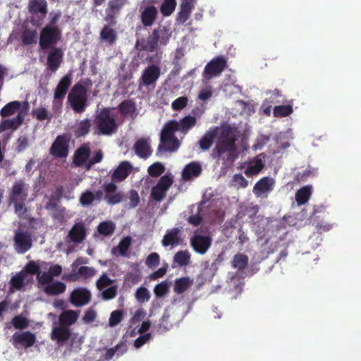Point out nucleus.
Masks as SVG:
<instances>
[{
  "instance_id": "34",
  "label": "nucleus",
  "mask_w": 361,
  "mask_h": 361,
  "mask_svg": "<svg viewBox=\"0 0 361 361\" xmlns=\"http://www.w3.org/2000/svg\"><path fill=\"white\" fill-rule=\"evenodd\" d=\"M25 119V114L22 111L19 112L17 116L12 119L4 120L1 122L0 126L2 130H9L17 129L22 123H23Z\"/></svg>"
},
{
  "instance_id": "26",
  "label": "nucleus",
  "mask_w": 361,
  "mask_h": 361,
  "mask_svg": "<svg viewBox=\"0 0 361 361\" xmlns=\"http://www.w3.org/2000/svg\"><path fill=\"white\" fill-rule=\"evenodd\" d=\"M274 180L269 177H263L259 179L253 188V192L257 197H261L264 193L273 190Z\"/></svg>"
},
{
  "instance_id": "12",
  "label": "nucleus",
  "mask_w": 361,
  "mask_h": 361,
  "mask_svg": "<svg viewBox=\"0 0 361 361\" xmlns=\"http://www.w3.org/2000/svg\"><path fill=\"white\" fill-rule=\"evenodd\" d=\"M190 245L197 253L204 255L211 247L212 238L209 235H202L195 233L190 238Z\"/></svg>"
},
{
  "instance_id": "29",
  "label": "nucleus",
  "mask_w": 361,
  "mask_h": 361,
  "mask_svg": "<svg viewBox=\"0 0 361 361\" xmlns=\"http://www.w3.org/2000/svg\"><path fill=\"white\" fill-rule=\"evenodd\" d=\"M91 151L87 145H83L78 147L73 157V162L76 166H82L88 160Z\"/></svg>"
},
{
  "instance_id": "23",
  "label": "nucleus",
  "mask_w": 361,
  "mask_h": 361,
  "mask_svg": "<svg viewBox=\"0 0 361 361\" xmlns=\"http://www.w3.org/2000/svg\"><path fill=\"white\" fill-rule=\"evenodd\" d=\"M87 228L84 223L75 224L68 232V238L74 243H81L86 238Z\"/></svg>"
},
{
  "instance_id": "20",
  "label": "nucleus",
  "mask_w": 361,
  "mask_h": 361,
  "mask_svg": "<svg viewBox=\"0 0 361 361\" xmlns=\"http://www.w3.org/2000/svg\"><path fill=\"white\" fill-rule=\"evenodd\" d=\"M265 157L264 153L257 155L248 163L247 167L245 171V174L248 177L258 174L264 166Z\"/></svg>"
},
{
  "instance_id": "8",
  "label": "nucleus",
  "mask_w": 361,
  "mask_h": 361,
  "mask_svg": "<svg viewBox=\"0 0 361 361\" xmlns=\"http://www.w3.org/2000/svg\"><path fill=\"white\" fill-rule=\"evenodd\" d=\"M69 152V138L66 135H58L49 148V154L54 158L66 159Z\"/></svg>"
},
{
  "instance_id": "64",
  "label": "nucleus",
  "mask_w": 361,
  "mask_h": 361,
  "mask_svg": "<svg viewBox=\"0 0 361 361\" xmlns=\"http://www.w3.org/2000/svg\"><path fill=\"white\" fill-rule=\"evenodd\" d=\"M38 282L42 285L48 286V284L51 283L53 281V278L51 276L49 271L47 272H43L40 271L38 274L37 276Z\"/></svg>"
},
{
  "instance_id": "38",
  "label": "nucleus",
  "mask_w": 361,
  "mask_h": 361,
  "mask_svg": "<svg viewBox=\"0 0 361 361\" xmlns=\"http://www.w3.org/2000/svg\"><path fill=\"white\" fill-rule=\"evenodd\" d=\"M312 195V186L306 185L299 189L295 193V200L298 205L305 204Z\"/></svg>"
},
{
  "instance_id": "13",
  "label": "nucleus",
  "mask_w": 361,
  "mask_h": 361,
  "mask_svg": "<svg viewBox=\"0 0 361 361\" xmlns=\"http://www.w3.org/2000/svg\"><path fill=\"white\" fill-rule=\"evenodd\" d=\"M28 194L26 185L23 180H18L13 183L8 196V202L26 200Z\"/></svg>"
},
{
  "instance_id": "48",
  "label": "nucleus",
  "mask_w": 361,
  "mask_h": 361,
  "mask_svg": "<svg viewBox=\"0 0 361 361\" xmlns=\"http://www.w3.org/2000/svg\"><path fill=\"white\" fill-rule=\"evenodd\" d=\"M25 278V274L23 271L18 272L11 279V286L16 290H21L24 286Z\"/></svg>"
},
{
  "instance_id": "31",
  "label": "nucleus",
  "mask_w": 361,
  "mask_h": 361,
  "mask_svg": "<svg viewBox=\"0 0 361 361\" xmlns=\"http://www.w3.org/2000/svg\"><path fill=\"white\" fill-rule=\"evenodd\" d=\"M78 317L79 312L73 310H65L59 316V324L68 327L78 320Z\"/></svg>"
},
{
  "instance_id": "35",
  "label": "nucleus",
  "mask_w": 361,
  "mask_h": 361,
  "mask_svg": "<svg viewBox=\"0 0 361 361\" xmlns=\"http://www.w3.org/2000/svg\"><path fill=\"white\" fill-rule=\"evenodd\" d=\"M66 286L64 283L56 281L46 286L44 293L48 295H58L66 291Z\"/></svg>"
},
{
  "instance_id": "47",
  "label": "nucleus",
  "mask_w": 361,
  "mask_h": 361,
  "mask_svg": "<svg viewBox=\"0 0 361 361\" xmlns=\"http://www.w3.org/2000/svg\"><path fill=\"white\" fill-rule=\"evenodd\" d=\"M176 6V0H164L161 5L160 11L164 16H169L174 11Z\"/></svg>"
},
{
  "instance_id": "41",
  "label": "nucleus",
  "mask_w": 361,
  "mask_h": 361,
  "mask_svg": "<svg viewBox=\"0 0 361 361\" xmlns=\"http://www.w3.org/2000/svg\"><path fill=\"white\" fill-rule=\"evenodd\" d=\"M192 281L189 277H182L175 281L174 291L178 294L185 292L192 285Z\"/></svg>"
},
{
  "instance_id": "17",
  "label": "nucleus",
  "mask_w": 361,
  "mask_h": 361,
  "mask_svg": "<svg viewBox=\"0 0 361 361\" xmlns=\"http://www.w3.org/2000/svg\"><path fill=\"white\" fill-rule=\"evenodd\" d=\"M90 299V292L82 288L73 290L70 296V302L75 307H80L87 304Z\"/></svg>"
},
{
  "instance_id": "50",
  "label": "nucleus",
  "mask_w": 361,
  "mask_h": 361,
  "mask_svg": "<svg viewBox=\"0 0 361 361\" xmlns=\"http://www.w3.org/2000/svg\"><path fill=\"white\" fill-rule=\"evenodd\" d=\"M114 283V280L111 279L105 273L102 274L96 282L97 288L99 290H102L108 286H111Z\"/></svg>"
},
{
  "instance_id": "6",
  "label": "nucleus",
  "mask_w": 361,
  "mask_h": 361,
  "mask_svg": "<svg viewBox=\"0 0 361 361\" xmlns=\"http://www.w3.org/2000/svg\"><path fill=\"white\" fill-rule=\"evenodd\" d=\"M169 37L170 35L168 34L165 27H159L152 31L142 49L151 52L154 51L157 49L159 42L161 44L166 45L169 39Z\"/></svg>"
},
{
  "instance_id": "51",
  "label": "nucleus",
  "mask_w": 361,
  "mask_h": 361,
  "mask_svg": "<svg viewBox=\"0 0 361 361\" xmlns=\"http://www.w3.org/2000/svg\"><path fill=\"white\" fill-rule=\"evenodd\" d=\"M95 200V197L91 190H87L80 197V204L82 207H89Z\"/></svg>"
},
{
  "instance_id": "55",
  "label": "nucleus",
  "mask_w": 361,
  "mask_h": 361,
  "mask_svg": "<svg viewBox=\"0 0 361 361\" xmlns=\"http://www.w3.org/2000/svg\"><path fill=\"white\" fill-rule=\"evenodd\" d=\"M135 298L139 302L143 303L149 300L150 294L147 288L140 287L135 292Z\"/></svg>"
},
{
  "instance_id": "24",
  "label": "nucleus",
  "mask_w": 361,
  "mask_h": 361,
  "mask_svg": "<svg viewBox=\"0 0 361 361\" xmlns=\"http://www.w3.org/2000/svg\"><path fill=\"white\" fill-rule=\"evenodd\" d=\"M136 155L142 159L148 158L152 153L149 138H140L133 145Z\"/></svg>"
},
{
  "instance_id": "46",
  "label": "nucleus",
  "mask_w": 361,
  "mask_h": 361,
  "mask_svg": "<svg viewBox=\"0 0 361 361\" xmlns=\"http://www.w3.org/2000/svg\"><path fill=\"white\" fill-rule=\"evenodd\" d=\"M293 113V107L291 105H279L276 106L273 110V114L275 117L282 118L290 115Z\"/></svg>"
},
{
  "instance_id": "1",
  "label": "nucleus",
  "mask_w": 361,
  "mask_h": 361,
  "mask_svg": "<svg viewBox=\"0 0 361 361\" xmlns=\"http://www.w3.org/2000/svg\"><path fill=\"white\" fill-rule=\"evenodd\" d=\"M236 137L231 127L226 126L221 130L220 137L213 149V158L222 159L232 163L238 157Z\"/></svg>"
},
{
  "instance_id": "14",
  "label": "nucleus",
  "mask_w": 361,
  "mask_h": 361,
  "mask_svg": "<svg viewBox=\"0 0 361 361\" xmlns=\"http://www.w3.org/2000/svg\"><path fill=\"white\" fill-rule=\"evenodd\" d=\"M15 347L22 346L25 348L32 346L36 342V336L30 331L16 332L12 336Z\"/></svg>"
},
{
  "instance_id": "32",
  "label": "nucleus",
  "mask_w": 361,
  "mask_h": 361,
  "mask_svg": "<svg viewBox=\"0 0 361 361\" xmlns=\"http://www.w3.org/2000/svg\"><path fill=\"white\" fill-rule=\"evenodd\" d=\"M216 136V129H209V130H207L198 141L200 148L202 151L208 150L213 145Z\"/></svg>"
},
{
  "instance_id": "52",
  "label": "nucleus",
  "mask_w": 361,
  "mask_h": 361,
  "mask_svg": "<svg viewBox=\"0 0 361 361\" xmlns=\"http://www.w3.org/2000/svg\"><path fill=\"white\" fill-rule=\"evenodd\" d=\"M123 318V312L121 310L113 311L109 319V325L114 327L118 324Z\"/></svg>"
},
{
  "instance_id": "49",
  "label": "nucleus",
  "mask_w": 361,
  "mask_h": 361,
  "mask_svg": "<svg viewBox=\"0 0 361 361\" xmlns=\"http://www.w3.org/2000/svg\"><path fill=\"white\" fill-rule=\"evenodd\" d=\"M11 324L16 329H25L29 326V320L25 317L19 314L12 319Z\"/></svg>"
},
{
  "instance_id": "61",
  "label": "nucleus",
  "mask_w": 361,
  "mask_h": 361,
  "mask_svg": "<svg viewBox=\"0 0 361 361\" xmlns=\"http://www.w3.org/2000/svg\"><path fill=\"white\" fill-rule=\"evenodd\" d=\"M78 274L82 276L85 279H87L96 274V270L93 267L82 266L78 269Z\"/></svg>"
},
{
  "instance_id": "10",
  "label": "nucleus",
  "mask_w": 361,
  "mask_h": 361,
  "mask_svg": "<svg viewBox=\"0 0 361 361\" xmlns=\"http://www.w3.org/2000/svg\"><path fill=\"white\" fill-rule=\"evenodd\" d=\"M173 184V179L164 175L158 180L157 184L152 188L151 197L157 202H161L166 197V192Z\"/></svg>"
},
{
  "instance_id": "7",
  "label": "nucleus",
  "mask_w": 361,
  "mask_h": 361,
  "mask_svg": "<svg viewBox=\"0 0 361 361\" xmlns=\"http://www.w3.org/2000/svg\"><path fill=\"white\" fill-rule=\"evenodd\" d=\"M227 67V60L223 56L212 59L204 67L202 76L206 80H210L219 76Z\"/></svg>"
},
{
  "instance_id": "44",
  "label": "nucleus",
  "mask_w": 361,
  "mask_h": 361,
  "mask_svg": "<svg viewBox=\"0 0 361 361\" xmlns=\"http://www.w3.org/2000/svg\"><path fill=\"white\" fill-rule=\"evenodd\" d=\"M115 228V224L111 221H107L100 223L97 227V231L103 235L109 236L114 233Z\"/></svg>"
},
{
  "instance_id": "45",
  "label": "nucleus",
  "mask_w": 361,
  "mask_h": 361,
  "mask_svg": "<svg viewBox=\"0 0 361 361\" xmlns=\"http://www.w3.org/2000/svg\"><path fill=\"white\" fill-rule=\"evenodd\" d=\"M190 260V255L188 250H181L177 252L173 257L174 262L180 267L186 266Z\"/></svg>"
},
{
  "instance_id": "11",
  "label": "nucleus",
  "mask_w": 361,
  "mask_h": 361,
  "mask_svg": "<svg viewBox=\"0 0 361 361\" xmlns=\"http://www.w3.org/2000/svg\"><path fill=\"white\" fill-rule=\"evenodd\" d=\"M104 192V199L110 205L118 204L123 201L125 195L123 192L118 190V186L114 182L105 183L103 185Z\"/></svg>"
},
{
  "instance_id": "54",
  "label": "nucleus",
  "mask_w": 361,
  "mask_h": 361,
  "mask_svg": "<svg viewBox=\"0 0 361 361\" xmlns=\"http://www.w3.org/2000/svg\"><path fill=\"white\" fill-rule=\"evenodd\" d=\"M126 3L127 0H109L107 9L118 14Z\"/></svg>"
},
{
  "instance_id": "33",
  "label": "nucleus",
  "mask_w": 361,
  "mask_h": 361,
  "mask_svg": "<svg viewBox=\"0 0 361 361\" xmlns=\"http://www.w3.org/2000/svg\"><path fill=\"white\" fill-rule=\"evenodd\" d=\"M157 9L154 6H150L145 8L141 13V21L144 26H151L157 16Z\"/></svg>"
},
{
  "instance_id": "3",
  "label": "nucleus",
  "mask_w": 361,
  "mask_h": 361,
  "mask_svg": "<svg viewBox=\"0 0 361 361\" xmlns=\"http://www.w3.org/2000/svg\"><path fill=\"white\" fill-rule=\"evenodd\" d=\"M68 103L75 114H82L88 106L87 89L80 83L73 85L68 95Z\"/></svg>"
},
{
  "instance_id": "39",
  "label": "nucleus",
  "mask_w": 361,
  "mask_h": 361,
  "mask_svg": "<svg viewBox=\"0 0 361 361\" xmlns=\"http://www.w3.org/2000/svg\"><path fill=\"white\" fill-rule=\"evenodd\" d=\"M21 108L19 101H13L6 104L0 111V115L3 118L9 117L16 114Z\"/></svg>"
},
{
  "instance_id": "15",
  "label": "nucleus",
  "mask_w": 361,
  "mask_h": 361,
  "mask_svg": "<svg viewBox=\"0 0 361 361\" xmlns=\"http://www.w3.org/2000/svg\"><path fill=\"white\" fill-rule=\"evenodd\" d=\"M51 51L47 58V65L49 70L56 72L63 62V50L61 47L51 48Z\"/></svg>"
},
{
  "instance_id": "36",
  "label": "nucleus",
  "mask_w": 361,
  "mask_h": 361,
  "mask_svg": "<svg viewBox=\"0 0 361 361\" xmlns=\"http://www.w3.org/2000/svg\"><path fill=\"white\" fill-rule=\"evenodd\" d=\"M37 32L35 29L25 28L21 35L22 44L24 46H30L37 44Z\"/></svg>"
},
{
  "instance_id": "18",
  "label": "nucleus",
  "mask_w": 361,
  "mask_h": 361,
  "mask_svg": "<svg viewBox=\"0 0 361 361\" xmlns=\"http://www.w3.org/2000/svg\"><path fill=\"white\" fill-rule=\"evenodd\" d=\"M177 131V128L173 126L172 121L168 122L164 127L163 128L161 136L160 141L161 142H167L169 141L173 142L174 147L173 149L179 148L180 147V141L174 135V133Z\"/></svg>"
},
{
  "instance_id": "37",
  "label": "nucleus",
  "mask_w": 361,
  "mask_h": 361,
  "mask_svg": "<svg viewBox=\"0 0 361 361\" xmlns=\"http://www.w3.org/2000/svg\"><path fill=\"white\" fill-rule=\"evenodd\" d=\"M92 126L91 120L89 118H85L81 120L79 123H78L75 129L74 130V133L76 137H85L87 135Z\"/></svg>"
},
{
  "instance_id": "59",
  "label": "nucleus",
  "mask_w": 361,
  "mask_h": 361,
  "mask_svg": "<svg viewBox=\"0 0 361 361\" xmlns=\"http://www.w3.org/2000/svg\"><path fill=\"white\" fill-rule=\"evenodd\" d=\"M173 142L169 141L167 142H161L159 143L157 154H161L163 152H173L178 150V148L173 149L174 147Z\"/></svg>"
},
{
  "instance_id": "16",
  "label": "nucleus",
  "mask_w": 361,
  "mask_h": 361,
  "mask_svg": "<svg viewBox=\"0 0 361 361\" xmlns=\"http://www.w3.org/2000/svg\"><path fill=\"white\" fill-rule=\"evenodd\" d=\"M16 250L18 253L23 254L32 247V239L30 234L25 232H18L14 237Z\"/></svg>"
},
{
  "instance_id": "28",
  "label": "nucleus",
  "mask_w": 361,
  "mask_h": 361,
  "mask_svg": "<svg viewBox=\"0 0 361 361\" xmlns=\"http://www.w3.org/2000/svg\"><path fill=\"white\" fill-rule=\"evenodd\" d=\"M202 166L200 163L192 161L187 164L182 172V178L185 180H190L198 177L202 173Z\"/></svg>"
},
{
  "instance_id": "43",
  "label": "nucleus",
  "mask_w": 361,
  "mask_h": 361,
  "mask_svg": "<svg viewBox=\"0 0 361 361\" xmlns=\"http://www.w3.org/2000/svg\"><path fill=\"white\" fill-rule=\"evenodd\" d=\"M248 257L242 253L236 254L233 259L232 266L239 270L244 269L248 264Z\"/></svg>"
},
{
  "instance_id": "2",
  "label": "nucleus",
  "mask_w": 361,
  "mask_h": 361,
  "mask_svg": "<svg viewBox=\"0 0 361 361\" xmlns=\"http://www.w3.org/2000/svg\"><path fill=\"white\" fill-rule=\"evenodd\" d=\"M113 108L105 107L95 116L94 122L99 130V134L111 135L118 128L116 122V116L112 112Z\"/></svg>"
},
{
  "instance_id": "22",
  "label": "nucleus",
  "mask_w": 361,
  "mask_h": 361,
  "mask_svg": "<svg viewBox=\"0 0 361 361\" xmlns=\"http://www.w3.org/2000/svg\"><path fill=\"white\" fill-rule=\"evenodd\" d=\"M181 231L179 228L175 227L166 231L164 235L161 244L164 247L176 246L180 243L181 241Z\"/></svg>"
},
{
  "instance_id": "25",
  "label": "nucleus",
  "mask_w": 361,
  "mask_h": 361,
  "mask_svg": "<svg viewBox=\"0 0 361 361\" xmlns=\"http://www.w3.org/2000/svg\"><path fill=\"white\" fill-rule=\"evenodd\" d=\"M160 75V68L156 65L147 66L143 71L141 80L143 85H150L154 83Z\"/></svg>"
},
{
  "instance_id": "27",
  "label": "nucleus",
  "mask_w": 361,
  "mask_h": 361,
  "mask_svg": "<svg viewBox=\"0 0 361 361\" xmlns=\"http://www.w3.org/2000/svg\"><path fill=\"white\" fill-rule=\"evenodd\" d=\"M172 122L177 128V131L185 135L196 125L197 119L195 116L189 115L181 118L179 121L172 120Z\"/></svg>"
},
{
  "instance_id": "40",
  "label": "nucleus",
  "mask_w": 361,
  "mask_h": 361,
  "mask_svg": "<svg viewBox=\"0 0 361 361\" xmlns=\"http://www.w3.org/2000/svg\"><path fill=\"white\" fill-rule=\"evenodd\" d=\"M121 114L126 116L133 114L136 111L135 103L133 99H126L123 101L118 106Z\"/></svg>"
},
{
  "instance_id": "56",
  "label": "nucleus",
  "mask_w": 361,
  "mask_h": 361,
  "mask_svg": "<svg viewBox=\"0 0 361 361\" xmlns=\"http://www.w3.org/2000/svg\"><path fill=\"white\" fill-rule=\"evenodd\" d=\"M102 299L104 300H110L116 296L118 293V286L114 285L102 290Z\"/></svg>"
},
{
  "instance_id": "21",
  "label": "nucleus",
  "mask_w": 361,
  "mask_h": 361,
  "mask_svg": "<svg viewBox=\"0 0 361 361\" xmlns=\"http://www.w3.org/2000/svg\"><path fill=\"white\" fill-rule=\"evenodd\" d=\"M71 335V331L69 327L59 324V326L52 328L51 338L62 345L70 338Z\"/></svg>"
},
{
  "instance_id": "57",
  "label": "nucleus",
  "mask_w": 361,
  "mask_h": 361,
  "mask_svg": "<svg viewBox=\"0 0 361 361\" xmlns=\"http://www.w3.org/2000/svg\"><path fill=\"white\" fill-rule=\"evenodd\" d=\"M165 168L162 164L156 162L148 168V173L152 177H158L164 172Z\"/></svg>"
},
{
  "instance_id": "5",
  "label": "nucleus",
  "mask_w": 361,
  "mask_h": 361,
  "mask_svg": "<svg viewBox=\"0 0 361 361\" xmlns=\"http://www.w3.org/2000/svg\"><path fill=\"white\" fill-rule=\"evenodd\" d=\"M28 10L32 16L31 24L35 27H40L48 12L47 0H30Z\"/></svg>"
},
{
  "instance_id": "9",
  "label": "nucleus",
  "mask_w": 361,
  "mask_h": 361,
  "mask_svg": "<svg viewBox=\"0 0 361 361\" xmlns=\"http://www.w3.org/2000/svg\"><path fill=\"white\" fill-rule=\"evenodd\" d=\"M71 82L72 77L70 74H66L61 78L54 92V108H55L58 104L59 107L61 106L62 101L65 98V96L71 85Z\"/></svg>"
},
{
  "instance_id": "62",
  "label": "nucleus",
  "mask_w": 361,
  "mask_h": 361,
  "mask_svg": "<svg viewBox=\"0 0 361 361\" xmlns=\"http://www.w3.org/2000/svg\"><path fill=\"white\" fill-rule=\"evenodd\" d=\"M169 291V286L166 281H162L155 286L154 292L157 297H163Z\"/></svg>"
},
{
  "instance_id": "19",
  "label": "nucleus",
  "mask_w": 361,
  "mask_h": 361,
  "mask_svg": "<svg viewBox=\"0 0 361 361\" xmlns=\"http://www.w3.org/2000/svg\"><path fill=\"white\" fill-rule=\"evenodd\" d=\"M132 165L128 161H122L114 171L111 179L114 183L123 181L131 173Z\"/></svg>"
},
{
  "instance_id": "42",
  "label": "nucleus",
  "mask_w": 361,
  "mask_h": 361,
  "mask_svg": "<svg viewBox=\"0 0 361 361\" xmlns=\"http://www.w3.org/2000/svg\"><path fill=\"white\" fill-rule=\"evenodd\" d=\"M26 200L8 202L13 204L14 212L20 219H27L28 216V209L25 205Z\"/></svg>"
},
{
  "instance_id": "30",
  "label": "nucleus",
  "mask_w": 361,
  "mask_h": 361,
  "mask_svg": "<svg viewBox=\"0 0 361 361\" xmlns=\"http://www.w3.org/2000/svg\"><path fill=\"white\" fill-rule=\"evenodd\" d=\"M101 40L113 45L116 43L118 35L115 29L112 28L109 25H105L100 31Z\"/></svg>"
},
{
  "instance_id": "4",
  "label": "nucleus",
  "mask_w": 361,
  "mask_h": 361,
  "mask_svg": "<svg viewBox=\"0 0 361 361\" xmlns=\"http://www.w3.org/2000/svg\"><path fill=\"white\" fill-rule=\"evenodd\" d=\"M62 39V30L57 25H45L39 32V45L41 49L47 50L55 46Z\"/></svg>"
},
{
  "instance_id": "53",
  "label": "nucleus",
  "mask_w": 361,
  "mask_h": 361,
  "mask_svg": "<svg viewBox=\"0 0 361 361\" xmlns=\"http://www.w3.org/2000/svg\"><path fill=\"white\" fill-rule=\"evenodd\" d=\"M32 116H35L38 121L51 120L52 116L49 114V111L44 107L37 108L32 111Z\"/></svg>"
},
{
  "instance_id": "60",
  "label": "nucleus",
  "mask_w": 361,
  "mask_h": 361,
  "mask_svg": "<svg viewBox=\"0 0 361 361\" xmlns=\"http://www.w3.org/2000/svg\"><path fill=\"white\" fill-rule=\"evenodd\" d=\"M188 102V99L187 97H179L172 102L171 107L174 111H180L187 106Z\"/></svg>"
},
{
  "instance_id": "63",
  "label": "nucleus",
  "mask_w": 361,
  "mask_h": 361,
  "mask_svg": "<svg viewBox=\"0 0 361 361\" xmlns=\"http://www.w3.org/2000/svg\"><path fill=\"white\" fill-rule=\"evenodd\" d=\"M26 273L37 276L40 271L39 266L35 261H30L24 267Z\"/></svg>"
},
{
  "instance_id": "58",
  "label": "nucleus",
  "mask_w": 361,
  "mask_h": 361,
  "mask_svg": "<svg viewBox=\"0 0 361 361\" xmlns=\"http://www.w3.org/2000/svg\"><path fill=\"white\" fill-rule=\"evenodd\" d=\"M159 262L160 257L157 252H152L149 254L145 261L146 265L151 269L157 267L159 264Z\"/></svg>"
}]
</instances>
